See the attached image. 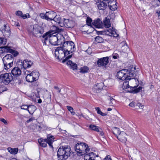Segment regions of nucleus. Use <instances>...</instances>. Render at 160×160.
Segmentation results:
<instances>
[{
	"label": "nucleus",
	"mask_w": 160,
	"mask_h": 160,
	"mask_svg": "<svg viewBox=\"0 0 160 160\" xmlns=\"http://www.w3.org/2000/svg\"><path fill=\"white\" fill-rule=\"evenodd\" d=\"M135 69V68H132L131 70L132 73L131 75H129L128 77L127 80H128L130 86L131 91L134 93H138L142 90V87L140 86L138 88H137L139 83L137 77L135 78L137 75L134 72Z\"/></svg>",
	"instance_id": "obj_1"
},
{
	"label": "nucleus",
	"mask_w": 160,
	"mask_h": 160,
	"mask_svg": "<svg viewBox=\"0 0 160 160\" xmlns=\"http://www.w3.org/2000/svg\"><path fill=\"white\" fill-rule=\"evenodd\" d=\"M58 37V34L52 35L49 32H47L42 36L43 38L42 41L45 45H47L49 43L52 45L55 46L58 45L59 42H60L62 44V41L61 42V39L60 40Z\"/></svg>",
	"instance_id": "obj_2"
},
{
	"label": "nucleus",
	"mask_w": 160,
	"mask_h": 160,
	"mask_svg": "<svg viewBox=\"0 0 160 160\" xmlns=\"http://www.w3.org/2000/svg\"><path fill=\"white\" fill-rule=\"evenodd\" d=\"M70 148L69 146H62L57 151L58 160H66L70 156L71 153Z\"/></svg>",
	"instance_id": "obj_3"
},
{
	"label": "nucleus",
	"mask_w": 160,
	"mask_h": 160,
	"mask_svg": "<svg viewBox=\"0 0 160 160\" xmlns=\"http://www.w3.org/2000/svg\"><path fill=\"white\" fill-rule=\"evenodd\" d=\"M75 149L78 155L80 156L87 153L90 150L88 145L83 142L77 143L75 146Z\"/></svg>",
	"instance_id": "obj_4"
},
{
	"label": "nucleus",
	"mask_w": 160,
	"mask_h": 160,
	"mask_svg": "<svg viewBox=\"0 0 160 160\" xmlns=\"http://www.w3.org/2000/svg\"><path fill=\"white\" fill-rule=\"evenodd\" d=\"M74 43L72 41H68L63 42L62 47H58L55 50V55L56 57L57 54L59 53V51L62 52L63 50H70L71 52H73L74 50Z\"/></svg>",
	"instance_id": "obj_5"
},
{
	"label": "nucleus",
	"mask_w": 160,
	"mask_h": 160,
	"mask_svg": "<svg viewBox=\"0 0 160 160\" xmlns=\"http://www.w3.org/2000/svg\"><path fill=\"white\" fill-rule=\"evenodd\" d=\"M14 59L13 56L11 54H7L6 55L2 58L4 68L6 70L12 67L13 65Z\"/></svg>",
	"instance_id": "obj_6"
},
{
	"label": "nucleus",
	"mask_w": 160,
	"mask_h": 160,
	"mask_svg": "<svg viewBox=\"0 0 160 160\" xmlns=\"http://www.w3.org/2000/svg\"><path fill=\"white\" fill-rule=\"evenodd\" d=\"M44 32L43 28L38 24L34 25L29 30L30 34L36 37H40Z\"/></svg>",
	"instance_id": "obj_7"
},
{
	"label": "nucleus",
	"mask_w": 160,
	"mask_h": 160,
	"mask_svg": "<svg viewBox=\"0 0 160 160\" xmlns=\"http://www.w3.org/2000/svg\"><path fill=\"white\" fill-rule=\"evenodd\" d=\"M132 68L128 70L123 69L120 70L117 73L116 76L117 78L122 80H124L126 78H127L128 77L129 75H131L132 73L131 72Z\"/></svg>",
	"instance_id": "obj_8"
},
{
	"label": "nucleus",
	"mask_w": 160,
	"mask_h": 160,
	"mask_svg": "<svg viewBox=\"0 0 160 160\" xmlns=\"http://www.w3.org/2000/svg\"><path fill=\"white\" fill-rule=\"evenodd\" d=\"M12 77L10 73H5L0 75V82L8 84L12 80Z\"/></svg>",
	"instance_id": "obj_9"
},
{
	"label": "nucleus",
	"mask_w": 160,
	"mask_h": 160,
	"mask_svg": "<svg viewBox=\"0 0 160 160\" xmlns=\"http://www.w3.org/2000/svg\"><path fill=\"white\" fill-rule=\"evenodd\" d=\"M17 64L19 68L25 69L30 68L33 65V62L30 60L26 59L23 61L22 60L19 61L18 62Z\"/></svg>",
	"instance_id": "obj_10"
},
{
	"label": "nucleus",
	"mask_w": 160,
	"mask_h": 160,
	"mask_svg": "<svg viewBox=\"0 0 160 160\" xmlns=\"http://www.w3.org/2000/svg\"><path fill=\"white\" fill-rule=\"evenodd\" d=\"M109 62V57H104L98 59L97 61V65L99 67L106 68Z\"/></svg>",
	"instance_id": "obj_11"
},
{
	"label": "nucleus",
	"mask_w": 160,
	"mask_h": 160,
	"mask_svg": "<svg viewBox=\"0 0 160 160\" xmlns=\"http://www.w3.org/2000/svg\"><path fill=\"white\" fill-rule=\"evenodd\" d=\"M96 4L100 10H104L108 7L106 0H97L96 1Z\"/></svg>",
	"instance_id": "obj_12"
},
{
	"label": "nucleus",
	"mask_w": 160,
	"mask_h": 160,
	"mask_svg": "<svg viewBox=\"0 0 160 160\" xmlns=\"http://www.w3.org/2000/svg\"><path fill=\"white\" fill-rule=\"evenodd\" d=\"M75 25V22L72 20L64 18L63 23L61 25L66 28H72Z\"/></svg>",
	"instance_id": "obj_13"
},
{
	"label": "nucleus",
	"mask_w": 160,
	"mask_h": 160,
	"mask_svg": "<svg viewBox=\"0 0 160 160\" xmlns=\"http://www.w3.org/2000/svg\"><path fill=\"white\" fill-rule=\"evenodd\" d=\"M3 52H9L12 53L14 56H17L18 54V52L14 50L11 49L10 47L5 46L1 48V49H0V53H3Z\"/></svg>",
	"instance_id": "obj_14"
},
{
	"label": "nucleus",
	"mask_w": 160,
	"mask_h": 160,
	"mask_svg": "<svg viewBox=\"0 0 160 160\" xmlns=\"http://www.w3.org/2000/svg\"><path fill=\"white\" fill-rule=\"evenodd\" d=\"M60 52L62 54V53H63L64 55V57H66L65 58L62 60V62L63 63L65 62L66 61H68V60H69L68 59L71 58L72 55V54L68 55V56H67L68 55L73 52H71L69 50H63L62 52L61 51H59V53Z\"/></svg>",
	"instance_id": "obj_15"
},
{
	"label": "nucleus",
	"mask_w": 160,
	"mask_h": 160,
	"mask_svg": "<svg viewBox=\"0 0 160 160\" xmlns=\"http://www.w3.org/2000/svg\"><path fill=\"white\" fill-rule=\"evenodd\" d=\"M107 5L109 9L112 10H114L116 8V0H106Z\"/></svg>",
	"instance_id": "obj_16"
},
{
	"label": "nucleus",
	"mask_w": 160,
	"mask_h": 160,
	"mask_svg": "<svg viewBox=\"0 0 160 160\" xmlns=\"http://www.w3.org/2000/svg\"><path fill=\"white\" fill-rule=\"evenodd\" d=\"M92 26L96 28H103V23L99 18L94 20L92 23Z\"/></svg>",
	"instance_id": "obj_17"
},
{
	"label": "nucleus",
	"mask_w": 160,
	"mask_h": 160,
	"mask_svg": "<svg viewBox=\"0 0 160 160\" xmlns=\"http://www.w3.org/2000/svg\"><path fill=\"white\" fill-rule=\"evenodd\" d=\"M126 136V133L124 132H120L119 135L117 136V138L119 141L123 143H124L127 141Z\"/></svg>",
	"instance_id": "obj_18"
},
{
	"label": "nucleus",
	"mask_w": 160,
	"mask_h": 160,
	"mask_svg": "<svg viewBox=\"0 0 160 160\" xmlns=\"http://www.w3.org/2000/svg\"><path fill=\"white\" fill-rule=\"evenodd\" d=\"M19 67H15L12 70L11 73L14 76L18 77L21 74V71Z\"/></svg>",
	"instance_id": "obj_19"
},
{
	"label": "nucleus",
	"mask_w": 160,
	"mask_h": 160,
	"mask_svg": "<svg viewBox=\"0 0 160 160\" xmlns=\"http://www.w3.org/2000/svg\"><path fill=\"white\" fill-rule=\"evenodd\" d=\"M104 86L103 83H97L95 86H94L93 90L96 93H98L103 88Z\"/></svg>",
	"instance_id": "obj_20"
},
{
	"label": "nucleus",
	"mask_w": 160,
	"mask_h": 160,
	"mask_svg": "<svg viewBox=\"0 0 160 160\" xmlns=\"http://www.w3.org/2000/svg\"><path fill=\"white\" fill-rule=\"evenodd\" d=\"M113 28L112 27L111 28L107 29L104 31H98L97 32L98 34H106L109 36L111 35Z\"/></svg>",
	"instance_id": "obj_21"
},
{
	"label": "nucleus",
	"mask_w": 160,
	"mask_h": 160,
	"mask_svg": "<svg viewBox=\"0 0 160 160\" xmlns=\"http://www.w3.org/2000/svg\"><path fill=\"white\" fill-rule=\"evenodd\" d=\"M84 160H94V158L95 157V155L93 152L89 153L88 154H85Z\"/></svg>",
	"instance_id": "obj_22"
},
{
	"label": "nucleus",
	"mask_w": 160,
	"mask_h": 160,
	"mask_svg": "<svg viewBox=\"0 0 160 160\" xmlns=\"http://www.w3.org/2000/svg\"><path fill=\"white\" fill-rule=\"evenodd\" d=\"M54 137L50 134H48L47 136V139H45L46 142L50 146H52V143L54 141Z\"/></svg>",
	"instance_id": "obj_23"
},
{
	"label": "nucleus",
	"mask_w": 160,
	"mask_h": 160,
	"mask_svg": "<svg viewBox=\"0 0 160 160\" xmlns=\"http://www.w3.org/2000/svg\"><path fill=\"white\" fill-rule=\"evenodd\" d=\"M47 20H52L53 19L54 17H55L56 13L53 11L47 12Z\"/></svg>",
	"instance_id": "obj_24"
},
{
	"label": "nucleus",
	"mask_w": 160,
	"mask_h": 160,
	"mask_svg": "<svg viewBox=\"0 0 160 160\" xmlns=\"http://www.w3.org/2000/svg\"><path fill=\"white\" fill-rule=\"evenodd\" d=\"M124 81L122 88L123 89H128L130 88V86L128 82V80H127V78L126 79L124 80Z\"/></svg>",
	"instance_id": "obj_25"
},
{
	"label": "nucleus",
	"mask_w": 160,
	"mask_h": 160,
	"mask_svg": "<svg viewBox=\"0 0 160 160\" xmlns=\"http://www.w3.org/2000/svg\"><path fill=\"white\" fill-rule=\"evenodd\" d=\"M34 78H33L31 73L28 74L26 77V79L27 81L31 82L36 81Z\"/></svg>",
	"instance_id": "obj_26"
},
{
	"label": "nucleus",
	"mask_w": 160,
	"mask_h": 160,
	"mask_svg": "<svg viewBox=\"0 0 160 160\" xmlns=\"http://www.w3.org/2000/svg\"><path fill=\"white\" fill-rule=\"evenodd\" d=\"M36 109V108L35 106L34 105H29L28 107V111L29 113L31 114L33 113L34 112Z\"/></svg>",
	"instance_id": "obj_27"
},
{
	"label": "nucleus",
	"mask_w": 160,
	"mask_h": 160,
	"mask_svg": "<svg viewBox=\"0 0 160 160\" xmlns=\"http://www.w3.org/2000/svg\"><path fill=\"white\" fill-rule=\"evenodd\" d=\"M122 45V49L124 52H125L127 51L129 49V47L127 44L126 41H124L121 43Z\"/></svg>",
	"instance_id": "obj_28"
},
{
	"label": "nucleus",
	"mask_w": 160,
	"mask_h": 160,
	"mask_svg": "<svg viewBox=\"0 0 160 160\" xmlns=\"http://www.w3.org/2000/svg\"><path fill=\"white\" fill-rule=\"evenodd\" d=\"M67 64L70 65L71 66V68L73 70L77 69L78 66L77 64L73 63L71 61L68 60L67 62Z\"/></svg>",
	"instance_id": "obj_29"
},
{
	"label": "nucleus",
	"mask_w": 160,
	"mask_h": 160,
	"mask_svg": "<svg viewBox=\"0 0 160 160\" xmlns=\"http://www.w3.org/2000/svg\"><path fill=\"white\" fill-rule=\"evenodd\" d=\"M52 20L60 24V25L61 27H62V23H61V17L59 15H57L56 14L55 17H54L53 19Z\"/></svg>",
	"instance_id": "obj_30"
},
{
	"label": "nucleus",
	"mask_w": 160,
	"mask_h": 160,
	"mask_svg": "<svg viewBox=\"0 0 160 160\" xmlns=\"http://www.w3.org/2000/svg\"><path fill=\"white\" fill-rule=\"evenodd\" d=\"M38 142L41 146L43 147H45L47 146V143L45 141V139L43 140L42 138L39 139Z\"/></svg>",
	"instance_id": "obj_31"
},
{
	"label": "nucleus",
	"mask_w": 160,
	"mask_h": 160,
	"mask_svg": "<svg viewBox=\"0 0 160 160\" xmlns=\"http://www.w3.org/2000/svg\"><path fill=\"white\" fill-rule=\"evenodd\" d=\"M112 132L117 137V136H118L120 134V129L117 127H114L113 128Z\"/></svg>",
	"instance_id": "obj_32"
},
{
	"label": "nucleus",
	"mask_w": 160,
	"mask_h": 160,
	"mask_svg": "<svg viewBox=\"0 0 160 160\" xmlns=\"http://www.w3.org/2000/svg\"><path fill=\"white\" fill-rule=\"evenodd\" d=\"M32 76L33 77V78H35L34 79L36 80H37L38 77L39 76V72L35 70L32 72L30 73Z\"/></svg>",
	"instance_id": "obj_33"
},
{
	"label": "nucleus",
	"mask_w": 160,
	"mask_h": 160,
	"mask_svg": "<svg viewBox=\"0 0 160 160\" xmlns=\"http://www.w3.org/2000/svg\"><path fill=\"white\" fill-rule=\"evenodd\" d=\"M8 149L9 152L13 154H17L18 151V148H8Z\"/></svg>",
	"instance_id": "obj_34"
},
{
	"label": "nucleus",
	"mask_w": 160,
	"mask_h": 160,
	"mask_svg": "<svg viewBox=\"0 0 160 160\" xmlns=\"http://www.w3.org/2000/svg\"><path fill=\"white\" fill-rule=\"evenodd\" d=\"M89 68L87 66H84L81 68L80 69V72L84 73L88 72Z\"/></svg>",
	"instance_id": "obj_35"
},
{
	"label": "nucleus",
	"mask_w": 160,
	"mask_h": 160,
	"mask_svg": "<svg viewBox=\"0 0 160 160\" xmlns=\"http://www.w3.org/2000/svg\"><path fill=\"white\" fill-rule=\"evenodd\" d=\"M104 24L105 28H109L111 26V23L110 20L108 19H106L103 21V24Z\"/></svg>",
	"instance_id": "obj_36"
},
{
	"label": "nucleus",
	"mask_w": 160,
	"mask_h": 160,
	"mask_svg": "<svg viewBox=\"0 0 160 160\" xmlns=\"http://www.w3.org/2000/svg\"><path fill=\"white\" fill-rule=\"evenodd\" d=\"M89 128L92 130H94L97 132H99V131L100 128L98 126H96L94 125H90Z\"/></svg>",
	"instance_id": "obj_37"
},
{
	"label": "nucleus",
	"mask_w": 160,
	"mask_h": 160,
	"mask_svg": "<svg viewBox=\"0 0 160 160\" xmlns=\"http://www.w3.org/2000/svg\"><path fill=\"white\" fill-rule=\"evenodd\" d=\"M6 23L5 21L2 20H0V30H3V28L6 26Z\"/></svg>",
	"instance_id": "obj_38"
},
{
	"label": "nucleus",
	"mask_w": 160,
	"mask_h": 160,
	"mask_svg": "<svg viewBox=\"0 0 160 160\" xmlns=\"http://www.w3.org/2000/svg\"><path fill=\"white\" fill-rule=\"evenodd\" d=\"M95 40L98 43H101L103 42V39L101 37L98 36L95 37Z\"/></svg>",
	"instance_id": "obj_39"
},
{
	"label": "nucleus",
	"mask_w": 160,
	"mask_h": 160,
	"mask_svg": "<svg viewBox=\"0 0 160 160\" xmlns=\"http://www.w3.org/2000/svg\"><path fill=\"white\" fill-rule=\"evenodd\" d=\"M86 21L87 23L88 26H92V24L91 23L92 20L91 18L89 17H88L87 18Z\"/></svg>",
	"instance_id": "obj_40"
},
{
	"label": "nucleus",
	"mask_w": 160,
	"mask_h": 160,
	"mask_svg": "<svg viewBox=\"0 0 160 160\" xmlns=\"http://www.w3.org/2000/svg\"><path fill=\"white\" fill-rule=\"evenodd\" d=\"M96 110L97 111V113L98 114L101 115L102 116H105L106 115V114L105 113L102 112L100 108L99 107H97L95 108Z\"/></svg>",
	"instance_id": "obj_41"
},
{
	"label": "nucleus",
	"mask_w": 160,
	"mask_h": 160,
	"mask_svg": "<svg viewBox=\"0 0 160 160\" xmlns=\"http://www.w3.org/2000/svg\"><path fill=\"white\" fill-rule=\"evenodd\" d=\"M10 31V29L8 26H7L6 25V26L4 28H3V30L2 31V33H4L5 32H6L8 33H9V31Z\"/></svg>",
	"instance_id": "obj_42"
},
{
	"label": "nucleus",
	"mask_w": 160,
	"mask_h": 160,
	"mask_svg": "<svg viewBox=\"0 0 160 160\" xmlns=\"http://www.w3.org/2000/svg\"><path fill=\"white\" fill-rule=\"evenodd\" d=\"M45 91L47 92V93H46L44 94V97L46 98L50 99V100H51V94L49 92H48L47 90H46Z\"/></svg>",
	"instance_id": "obj_43"
},
{
	"label": "nucleus",
	"mask_w": 160,
	"mask_h": 160,
	"mask_svg": "<svg viewBox=\"0 0 160 160\" xmlns=\"http://www.w3.org/2000/svg\"><path fill=\"white\" fill-rule=\"evenodd\" d=\"M108 99L110 101V102L109 103L110 104H114L116 103L115 100L112 97L109 96Z\"/></svg>",
	"instance_id": "obj_44"
},
{
	"label": "nucleus",
	"mask_w": 160,
	"mask_h": 160,
	"mask_svg": "<svg viewBox=\"0 0 160 160\" xmlns=\"http://www.w3.org/2000/svg\"><path fill=\"white\" fill-rule=\"evenodd\" d=\"M39 16L42 19H45L47 20V15L46 12L45 14L43 13H41L40 14Z\"/></svg>",
	"instance_id": "obj_45"
},
{
	"label": "nucleus",
	"mask_w": 160,
	"mask_h": 160,
	"mask_svg": "<svg viewBox=\"0 0 160 160\" xmlns=\"http://www.w3.org/2000/svg\"><path fill=\"white\" fill-rule=\"evenodd\" d=\"M110 36H113L115 37H117L118 36V34L117 33L116 31L115 30V29L113 28L112 34L110 35Z\"/></svg>",
	"instance_id": "obj_46"
},
{
	"label": "nucleus",
	"mask_w": 160,
	"mask_h": 160,
	"mask_svg": "<svg viewBox=\"0 0 160 160\" xmlns=\"http://www.w3.org/2000/svg\"><path fill=\"white\" fill-rule=\"evenodd\" d=\"M67 107L68 110L71 113H72V115H74L75 114V112L73 111V109L72 108L69 106H67Z\"/></svg>",
	"instance_id": "obj_47"
},
{
	"label": "nucleus",
	"mask_w": 160,
	"mask_h": 160,
	"mask_svg": "<svg viewBox=\"0 0 160 160\" xmlns=\"http://www.w3.org/2000/svg\"><path fill=\"white\" fill-rule=\"evenodd\" d=\"M29 105H23L21 106V109L26 110L28 111V109Z\"/></svg>",
	"instance_id": "obj_48"
},
{
	"label": "nucleus",
	"mask_w": 160,
	"mask_h": 160,
	"mask_svg": "<svg viewBox=\"0 0 160 160\" xmlns=\"http://www.w3.org/2000/svg\"><path fill=\"white\" fill-rule=\"evenodd\" d=\"M30 17V16L29 14L28 13H27L26 14L23 15L22 14V15L21 16V18H22L23 19H25L26 18H28Z\"/></svg>",
	"instance_id": "obj_49"
},
{
	"label": "nucleus",
	"mask_w": 160,
	"mask_h": 160,
	"mask_svg": "<svg viewBox=\"0 0 160 160\" xmlns=\"http://www.w3.org/2000/svg\"><path fill=\"white\" fill-rule=\"evenodd\" d=\"M16 14L17 16H20L21 17L22 13L20 11H18L16 12Z\"/></svg>",
	"instance_id": "obj_50"
},
{
	"label": "nucleus",
	"mask_w": 160,
	"mask_h": 160,
	"mask_svg": "<svg viewBox=\"0 0 160 160\" xmlns=\"http://www.w3.org/2000/svg\"><path fill=\"white\" fill-rule=\"evenodd\" d=\"M156 13H157V16H158L159 19H160V8H158L156 11Z\"/></svg>",
	"instance_id": "obj_51"
},
{
	"label": "nucleus",
	"mask_w": 160,
	"mask_h": 160,
	"mask_svg": "<svg viewBox=\"0 0 160 160\" xmlns=\"http://www.w3.org/2000/svg\"><path fill=\"white\" fill-rule=\"evenodd\" d=\"M98 132H99V135L102 136V137H103L104 136V133L101 128H100L99 131Z\"/></svg>",
	"instance_id": "obj_52"
},
{
	"label": "nucleus",
	"mask_w": 160,
	"mask_h": 160,
	"mask_svg": "<svg viewBox=\"0 0 160 160\" xmlns=\"http://www.w3.org/2000/svg\"><path fill=\"white\" fill-rule=\"evenodd\" d=\"M136 105V103L132 101L130 103L129 105L132 107H134Z\"/></svg>",
	"instance_id": "obj_53"
},
{
	"label": "nucleus",
	"mask_w": 160,
	"mask_h": 160,
	"mask_svg": "<svg viewBox=\"0 0 160 160\" xmlns=\"http://www.w3.org/2000/svg\"><path fill=\"white\" fill-rule=\"evenodd\" d=\"M112 57L114 59H116L119 58V55L117 53H114L112 55Z\"/></svg>",
	"instance_id": "obj_54"
},
{
	"label": "nucleus",
	"mask_w": 160,
	"mask_h": 160,
	"mask_svg": "<svg viewBox=\"0 0 160 160\" xmlns=\"http://www.w3.org/2000/svg\"><path fill=\"white\" fill-rule=\"evenodd\" d=\"M136 106L138 107L139 108L141 109H142L143 107V106L140 103H137Z\"/></svg>",
	"instance_id": "obj_55"
},
{
	"label": "nucleus",
	"mask_w": 160,
	"mask_h": 160,
	"mask_svg": "<svg viewBox=\"0 0 160 160\" xmlns=\"http://www.w3.org/2000/svg\"><path fill=\"white\" fill-rule=\"evenodd\" d=\"M104 160H112V159L110 155H107L104 158Z\"/></svg>",
	"instance_id": "obj_56"
},
{
	"label": "nucleus",
	"mask_w": 160,
	"mask_h": 160,
	"mask_svg": "<svg viewBox=\"0 0 160 160\" xmlns=\"http://www.w3.org/2000/svg\"><path fill=\"white\" fill-rule=\"evenodd\" d=\"M0 121L3 122L5 124H7V121H6L5 119L3 118H1L0 119Z\"/></svg>",
	"instance_id": "obj_57"
},
{
	"label": "nucleus",
	"mask_w": 160,
	"mask_h": 160,
	"mask_svg": "<svg viewBox=\"0 0 160 160\" xmlns=\"http://www.w3.org/2000/svg\"><path fill=\"white\" fill-rule=\"evenodd\" d=\"M34 119V117H32L31 118H29V119L27 121V123H29V122L32 121Z\"/></svg>",
	"instance_id": "obj_58"
},
{
	"label": "nucleus",
	"mask_w": 160,
	"mask_h": 160,
	"mask_svg": "<svg viewBox=\"0 0 160 160\" xmlns=\"http://www.w3.org/2000/svg\"><path fill=\"white\" fill-rule=\"evenodd\" d=\"M0 44H5V43L4 41V40L2 38H0Z\"/></svg>",
	"instance_id": "obj_59"
},
{
	"label": "nucleus",
	"mask_w": 160,
	"mask_h": 160,
	"mask_svg": "<svg viewBox=\"0 0 160 160\" xmlns=\"http://www.w3.org/2000/svg\"><path fill=\"white\" fill-rule=\"evenodd\" d=\"M42 100L41 99H39L38 100V102L39 103H40L42 102Z\"/></svg>",
	"instance_id": "obj_60"
},
{
	"label": "nucleus",
	"mask_w": 160,
	"mask_h": 160,
	"mask_svg": "<svg viewBox=\"0 0 160 160\" xmlns=\"http://www.w3.org/2000/svg\"><path fill=\"white\" fill-rule=\"evenodd\" d=\"M54 88L56 89H57V90L59 89L58 88V87L56 86H55L54 87Z\"/></svg>",
	"instance_id": "obj_61"
},
{
	"label": "nucleus",
	"mask_w": 160,
	"mask_h": 160,
	"mask_svg": "<svg viewBox=\"0 0 160 160\" xmlns=\"http://www.w3.org/2000/svg\"><path fill=\"white\" fill-rule=\"evenodd\" d=\"M112 110V109L111 108H108V111H111Z\"/></svg>",
	"instance_id": "obj_62"
},
{
	"label": "nucleus",
	"mask_w": 160,
	"mask_h": 160,
	"mask_svg": "<svg viewBox=\"0 0 160 160\" xmlns=\"http://www.w3.org/2000/svg\"><path fill=\"white\" fill-rule=\"evenodd\" d=\"M10 160H17L15 158H12V159Z\"/></svg>",
	"instance_id": "obj_63"
},
{
	"label": "nucleus",
	"mask_w": 160,
	"mask_h": 160,
	"mask_svg": "<svg viewBox=\"0 0 160 160\" xmlns=\"http://www.w3.org/2000/svg\"><path fill=\"white\" fill-rule=\"evenodd\" d=\"M58 92H59V93L60 92H61V90H60L59 89H58Z\"/></svg>",
	"instance_id": "obj_64"
}]
</instances>
